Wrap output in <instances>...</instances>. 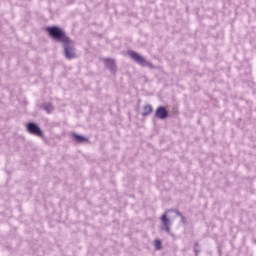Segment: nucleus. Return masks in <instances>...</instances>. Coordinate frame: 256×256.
Wrapping results in <instances>:
<instances>
[{
    "instance_id": "9",
    "label": "nucleus",
    "mask_w": 256,
    "mask_h": 256,
    "mask_svg": "<svg viewBox=\"0 0 256 256\" xmlns=\"http://www.w3.org/2000/svg\"><path fill=\"white\" fill-rule=\"evenodd\" d=\"M154 247H155V249H156L157 251H161V249H162L161 240L156 239V240L154 241Z\"/></svg>"
},
{
    "instance_id": "4",
    "label": "nucleus",
    "mask_w": 256,
    "mask_h": 256,
    "mask_svg": "<svg viewBox=\"0 0 256 256\" xmlns=\"http://www.w3.org/2000/svg\"><path fill=\"white\" fill-rule=\"evenodd\" d=\"M155 115L157 119H167V117L169 116V113L167 112V109H165V107L160 106L157 108Z\"/></svg>"
},
{
    "instance_id": "8",
    "label": "nucleus",
    "mask_w": 256,
    "mask_h": 256,
    "mask_svg": "<svg viewBox=\"0 0 256 256\" xmlns=\"http://www.w3.org/2000/svg\"><path fill=\"white\" fill-rule=\"evenodd\" d=\"M104 63L105 65H107V67H109L110 69H113L115 67V60L111 59V58H105L104 59Z\"/></svg>"
},
{
    "instance_id": "7",
    "label": "nucleus",
    "mask_w": 256,
    "mask_h": 256,
    "mask_svg": "<svg viewBox=\"0 0 256 256\" xmlns=\"http://www.w3.org/2000/svg\"><path fill=\"white\" fill-rule=\"evenodd\" d=\"M73 137H74V141H76V143H86V141H87V138H85L79 134H74Z\"/></svg>"
},
{
    "instance_id": "5",
    "label": "nucleus",
    "mask_w": 256,
    "mask_h": 256,
    "mask_svg": "<svg viewBox=\"0 0 256 256\" xmlns=\"http://www.w3.org/2000/svg\"><path fill=\"white\" fill-rule=\"evenodd\" d=\"M161 221L165 231L169 233L171 231V228L169 227V225H171V221L167 218V214L162 215Z\"/></svg>"
},
{
    "instance_id": "3",
    "label": "nucleus",
    "mask_w": 256,
    "mask_h": 256,
    "mask_svg": "<svg viewBox=\"0 0 256 256\" xmlns=\"http://www.w3.org/2000/svg\"><path fill=\"white\" fill-rule=\"evenodd\" d=\"M26 129L28 132L31 133V135H36L37 137H43V131H41V128L35 123H28L26 125Z\"/></svg>"
},
{
    "instance_id": "6",
    "label": "nucleus",
    "mask_w": 256,
    "mask_h": 256,
    "mask_svg": "<svg viewBox=\"0 0 256 256\" xmlns=\"http://www.w3.org/2000/svg\"><path fill=\"white\" fill-rule=\"evenodd\" d=\"M153 113V107L151 105H146L143 107L142 115L147 117V115H151Z\"/></svg>"
},
{
    "instance_id": "1",
    "label": "nucleus",
    "mask_w": 256,
    "mask_h": 256,
    "mask_svg": "<svg viewBox=\"0 0 256 256\" xmlns=\"http://www.w3.org/2000/svg\"><path fill=\"white\" fill-rule=\"evenodd\" d=\"M46 31L52 39H56V41H60L64 45V53L68 59H75L77 55L75 54V49L71 45V40L65 34L63 29L57 26H50L46 28Z\"/></svg>"
},
{
    "instance_id": "2",
    "label": "nucleus",
    "mask_w": 256,
    "mask_h": 256,
    "mask_svg": "<svg viewBox=\"0 0 256 256\" xmlns=\"http://www.w3.org/2000/svg\"><path fill=\"white\" fill-rule=\"evenodd\" d=\"M129 55L132 59H134V61H136V63L142 65V67H150L153 69V64L147 62V60H145V58H143V56H141L139 53L131 51Z\"/></svg>"
}]
</instances>
